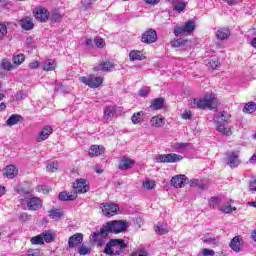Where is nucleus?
<instances>
[{"label": "nucleus", "instance_id": "obj_34", "mask_svg": "<svg viewBox=\"0 0 256 256\" xmlns=\"http://www.w3.org/2000/svg\"><path fill=\"white\" fill-rule=\"evenodd\" d=\"M164 103H165V99L156 98L152 101L150 107L151 109H154V111H159V109H163Z\"/></svg>", "mask_w": 256, "mask_h": 256}, {"label": "nucleus", "instance_id": "obj_26", "mask_svg": "<svg viewBox=\"0 0 256 256\" xmlns=\"http://www.w3.org/2000/svg\"><path fill=\"white\" fill-rule=\"evenodd\" d=\"M48 213V217H50V219H53L54 221H61V218L65 215V212L59 209L49 210Z\"/></svg>", "mask_w": 256, "mask_h": 256}, {"label": "nucleus", "instance_id": "obj_56", "mask_svg": "<svg viewBox=\"0 0 256 256\" xmlns=\"http://www.w3.org/2000/svg\"><path fill=\"white\" fill-rule=\"evenodd\" d=\"M202 255L203 256H215V251L209 248H204L202 250Z\"/></svg>", "mask_w": 256, "mask_h": 256}, {"label": "nucleus", "instance_id": "obj_53", "mask_svg": "<svg viewBox=\"0 0 256 256\" xmlns=\"http://www.w3.org/2000/svg\"><path fill=\"white\" fill-rule=\"evenodd\" d=\"M207 65L210 69H217V67H219L221 63L219 62V60L216 59L210 60Z\"/></svg>", "mask_w": 256, "mask_h": 256}, {"label": "nucleus", "instance_id": "obj_24", "mask_svg": "<svg viewBox=\"0 0 256 256\" xmlns=\"http://www.w3.org/2000/svg\"><path fill=\"white\" fill-rule=\"evenodd\" d=\"M58 198L60 201H75L77 194L75 192H60Z\"/></svg>", "mask_w": 256, "mask_h": 256}, {"label": "nucleus", "instance_id": "obj_39", "mask_svg": "<svg viewBox=\"0 0 256 256\" xmlns=\"http://www.w3.org/2000/svg\"><path fill=\"white\" fill-rule=\"evenodd\" d=\"M186 7H187V2L180 0L174 4V11H176L177 13H183Z\"/></svg>", "mask_w": 256, "mask_h": 256}, {"label": "nucleus", "instance_id": "obj_4", "mask_svg": "<svg viewBox=\"0 0 256 256\" xmlns=\"http://www.w3.org/2000/svg\"><path fill=\"white\" fill-rule=\"evenodd\" d=\"M155 163H179V161H183V156L170 153V154H158L154 157Z\"/></svg>", "mask_w": 256, "mask_h": 256}, {"label": "nucleus", "instance_id": "obj_63", "mask_svg": "<svg viewBox=\"0 0 256 256\" xmlns=\"http://www.w3.org/2000/svg\"><path fill=\"white\" fill-rule=\"evenodd\" d=\"M191 117H193V115L191 114V112H184V113L182 114V119L187 120V119H191Z\"/></svg>", "mask_w": 256, "mask_h": 256}, {"label": "nucleus", "instance_id": "obj_54", "mask_svg": "<svg viewBox=\"0 0 256 256\" xmlns=\"http://www.w3.org/2000/svg\"><path fill=\"white\" fill-rule=\"evenodd\" d=\"M7 35V25L0 23V39Z\"/></svg>", "mask_w": 256, "mask_h": 256}, {"label": "nucleus", "instance_id": "obj_16", "mask_svg": "<svg viewBox=\"0 0 256 256\" xmlns=\"http://www.w3.org/2000/svg\"><path fill=\"white\" fill-rule=\"evenodd\" d=\"M112 69H115V64L111 61H102L94 67L95 71H103L104 73H109Z\"/></svg>", "mask_w": 256, "mask_h": 256}, {"label": "nucleus", "instance_id": "obj_45", "mask_svg": "<svg viewBox=\"0 0 256 256\" xmlns=\"http://www.w3.org/2000/svg\"><path fill=\"white\" fill-rule=\"evenodd\" d=\"M108 234H103V228L100 229L99 232H94L92 234L93 241H101V239L107 237Z\"/></svg>", "mask_w": 256, "mask_h": 256}, {"label": "nucleus", "instance_id": "obj_14", "mask_svg": "<svg viewBox=\"0 0 256 256\" xmlns=\"http://www.w3.org/2000/svg\"><path fill=\"white\" fill-rule=\"evenodd\" d=\"M135 166V160L131 158H122L119 161L118 169L120 171H129V169H133Z\"/></svg>", "mask_w": 256, "mask_h": 256}, {"label": "nucleus", "instance_id": "obj_18", "mask_svg": "<svg viewBox=\"0 0 256 256\" xmlns=\"http://www.w3.org/2000/svg\"><path fill=\"white\" fill-rule=\"evenodd\" d=\"M105 153V147L103 145H92L89 149V157H100Z\"/></svg>", "mask_w": 256, "mask_h": 256}, {"label": "nucleus", "instance_id": "obj_62", "mask_svg": "<svg viewBox=\"0 0 256 256\" xmlns=\"http://www.w3.org/2000/svg\"><path fill=\"white\" fill-rule=\"evenodd\" d=\"M139 95H140V97H147V95H149V90L142 89L139 91Z\"/></svg>", "mask_w": 256, "mask_h": 256}, {"label": "nucleus", "instance_id": "obj_33", "mask_svg": "<svg viewBox=\"0 0 256 256\" xmlns=\"http://www.w3.org/2000/svg\"><path fill=\"white\" fill-rule=\"evenodd\" d=\"M55 69H57V63H55V60L48 59L44 61L43 71H55Z\"/></svg>", "mask_w": 256, "mask_h": 256}, {"label": "nucleus", "instance_id": "obj_23", "mask_svg": "<svg viewBox=\"0 0 256 256\" xmlns=\"http://www.w3.org/2000/svg\"><path fill=\"white\" fill-rule=\"evenodd\" d=\"M20 25L25 31H31V29L35 27V24L33 23V18L31 17H25L20 20Z\"/></svg>", "mask_w": 256, "mask_h": 256}, {"label": "nucleus", "instance_id": "obj_44", "mask_svg": "<svg viewBox=\"0 0 256 256\" xmlns=\"http://www.w3.org/2000/svg\"><path fill=\"white\" fill-rule=\"evenodd\" d=\"M31 245H45L43 242V236L41 234L34 236L30 239Z\"/></svg>", "mask_w": 256, "mask_h": 256}, {"label": "nucleus", "instance_id": "obj_55", "mask_svg": "<svg viewBox=\"0 0 256 256\" xmlns=\"http://www.w3.org/2000/svg\"><path fill=\"white\" fill-rule=\"evenodd\" d=\"M25 97H27V94L23 90L18 91L15 95L16 101H22V99H25Z\"/></svg>", "mask_w": 256, "mask_h": 256}, {"label": "nucleus", "instance_id": "obj_31", "mask_svg": "<svg viewBox=\"0 0 256 256\" xmlns=\"http://www.w3.org/2000/svg\"><path fill=\"white\" fill-rule=\"evenodd\" d=\"M203 243L210 245L211 247H220L221 240L219 238L207 237L203 238Z\"/></svg>", "mask_w": 256, "mask_h": 256}, {"label": "nucleus", "instance_id": "obj_25", "mask_svg": "<svg viewBox=\"0 0 256 256\" xmlns=\"http://www.w3.org/2000/svg\"><path fill=\"white\" fill-rule=\"evenodd\" d=\"M19 173V170H17V167L14 165H9L4 169V175L5 177H8V179H13L14 177H17V174Z\"/></svg>", "mask_w": 256, "mask_h": 256}, {"label": "nucleus", "instance_id": "obj_1", "mask_svg": "<svg viewBox=\"0 0 256 256\" xmlns=\"http://www.w3.org/2000/svg\"><path fill=\"white\" fill-rule=\"evenodd\" d=\"M192 109H217L219 107V100L215 97V94H206L203 98L193 99L190 102Z\"/></svg>", "mask_w": 256, "mask_h": 256}, {"label": "nucleus", "instance_id": "obj_32", "mask_svg": "<svg viewBox=\"0 0 256 256\" xmlns=\"http://www.w3.org/2000/svg\"><path fill=\"white\" fill-rule=\"evenodd\" d=\"M229 35H231V31H229L227 28H221L216 32V38L220 41L228 39Z\"/></svg>", "mask_w": 256, "mask_h": 256}, {"label": "nucleus", "instance_id": "obj_35", "mask_svg": "<svg viewBox=\"0 0 256 256\" xmlns=\"http://www.w3.org/2000/svg\"><path fill=\"white\" fill-rule=\"evenodd\" d=\"M145 113L143 111L136 112L132 115L131 121L134 125H141L143 123V116Z\"/></svg>", "mask_w": 256, "mask_h": 256}, {"label": "nucleus", "instance_id": "obj_7", "mask_svg": "<svg viewBox=\"0 0 256 256\" xmlns=\"http://www.w3.org/2000/svg\"><path fill=\"white\" fill-rule=\"evenodd\" d=\"M193 31H195V23L193 21H188L182 27L176 26L174 28V35L176 37H179V35H185V33L187 35H191Z\"/></svg>", "mask_w": 256, "mask_h": 256}, {"label": "nucleus", "instance_id": "obj_40", "mask_svg": "<svg viewBox=\"0 0 256 256\" xmlns=\"http://www.w3.org/2000/svg\"><path fill=\"white\" fill-rule=\"evenodd\" d=\"M2 69H4V71H14V69H17V66H15L13 63H11L9 60L3 59L2 60Z\"/></svg>", "mask_w": 256, "mask_h": 256}, {"label": "nucleus", "instance_id": "obj_15", "mask_svg": "<svg viewBox=\"0 0 256 256\" xmlns=\"http://www.w3.org/2000/svg\"><path fill=\"white\" fill-rule=\"evenodd\" d=\"M83 243V235L81 233H76L72 235L68 240V247L73 249L74 247H79Z\"/></svg>", "mask_w": 256, "mask_h": 256}, {"label": "nucleus", "instance_id": "obj_57", "mask_svg": "<svg viewBox=\"0 0 256 256\" xmlns=\"http://www.w3.org/2000/svg\"><path fill=\"white\" fill-rule=\"evenodd\" d=\"M94 43L96 45V47H105V40H103V38H96L94 40Z\"/></svg>", "mask_w": 256, "mask_h": 256}, {"label": "nucleus", "instance_id": "obj_17", "mask_svg": "<svg viewBox=\"0 0 256 256\" xmlns=\"http://www.w3.org/2000/svg\"><path fill=\"white\" fill-rule=\"evenodd\" d=\"M52 133H53V127L45 126L44 128H42V130L40 131L37 137L38 143H41V141H46V139H49Z\"/></svg>", "mask_w": 256, "mask_h": 256}, {"label": "nucleus", "instance_id": "obj_22", "mask_svg": "<svg viewBox=\"0 0 256 256\" xmlns=\"http://www.w3.org/2000/svg\"><path fill=\"white\" fill-rule=\"evenodd\" d=\"M150 125L151 127H155L156 129H159V127H163L165 125V118L161 115L153 116L150 119Z\"/></svg>", "mask_w": 256, "mask_h": 256}, {"label": "nucleus", "instance_id": "obj_43", "mask_svg": "<svg viewBox=\"0 0 256 256\" xmlns=\"http://www.w3.org/2000/svg\"><path fill=\"white\" fill-rule=\"evenodd\" d=\"M190 187H199V189H205V185L203 184V182L199 179H191L190 181H188Z\"/></svg>", "mask_w": 256, "mask_h": 256}, {"label": "nucleus", "instance_id": "obj_59", "mask_svg": "<svg viewBox=\"0 0 256 256\" xmlns=\"http://www.w3.org/2000/svg\"><path fill=\"white\" fill-rule=\"evenodd\" d=\"M81 5L82 7H84V9H91V5H93V0H88V2L81 1Z\"/></svg>", "mask_w": 256, "mask_h": 256}, {"label": "nucleus", "instance_id": "obj_48", "mask_svg": "<svg viewBox=\"0 0 256 256\" xmlns=\"http://www.w3.org/2000/svg\"><path fill=\"white\" fill-rule=\"evenodd\" d=\"M185 43H189L188 40H181V39H176L172 40L170 42L171 47H181V45H185Z\"/></svg>", "mask_w": 256, "mask_h": 256}, {"label": "nucleus", "instance_id": "obj_28", "mask_svg": "<svg viewBox=\"0 0 256 256\" xmlns=\"http://www.w3.org/2000/svg\"><path fill=\"white\" fill-rule=\"evenodd\" d=\"M41 236L44 243H53L55 241V233L51 230H45L41 233Z\"/></svg>", "mask_w": 256, "mask_h": 256}, {"label": "nucleus", "instance_id": "obj_3", "mask_svg": "<svg viewBox=\"0 0 256 256\" xmlns=\"http://www.w3.org/2000/svg\"><path fill=\"white\" fill-rule=\"evenodd\" d=\"M126 247L127 245L125 244V241L121 239H113L106 245L104 253H106V255H119Z\"/></svg>", "mask_w": 256, "mask_h": 256}, {"label": "nucleus", "instance_id": "obj_41", "mask_svg": "<svg viewBox=\"0 0 256 256\" xmlns=\"http://www.w3.org/2000/svg\"><path fill=\"white\" fill-rule=\"evenodd\" d=\"M191 147L190 143H175L173 145V148L176 149V151H179L180 153H183V151H187Z\"/></svg>", "mask_w": 256, "mask_h": 256}, {"label": "nucleus", "instance_id": "obj_20", "mask_svg": "<svg viewBox=\"0 0 256 256\" xmlns=\"http://www.w3.org/2000/svg\"><path fill=\"white\" fill-rule=\"evenodd\" d=\"M154 229L157 235H167L169 233V226L165 222H158Z\"/></svg>", "mask_w": 256, "mask_h": 256}, {"label": "nucleus", "instance_id": "obj_38", "mask_svg": "<svg viewBox=\"0 0 256 256\" xmlns=\"http://www.w3.org/2000/svg\"><path fill=\"white\" fill-rule=\"evenodd\" d=\"M12 61L14 63V66L19 67V65H22L25 62V54H18V55H14L12 58Z\"/></svg>", "mask_w": 256, "mask_h": 256}, {"label": "nucleus", "instance_id": "obj_58", "mask_svg": "<svg viewBox=\"0 0 256 256\" xmlns=\"http://www.w3.org/2000/svg\"><path fill=\"white\" fill-rule=\"evenodd\" d=\"M39 65H40L39 61L34 60V61L29 63L28 67L30 69H39Z\"/></svg>", "mask_w": 256, "mask_h": 256}, {"label": "nucleus", "instance_id": "obj_19", "mask_svg": "<svg viewBox=\"0 0 256 256\" xmlns=\"http://www.w3.org/2000/svg\"><path fill=\"white\" fill-rule=\"evenodd\" d=\"M216 131H218V133H221V135H225L226 137H231V135H233V130H231V127L221 122L217 123Z\"/></svg>", "mask_w": 256, "mask_h": 256}, {"label": "nucleus", "instance_id": "obj_60", "mask_svg": "<svg viewBox=\"0 0 256 256\" xmlns=\"http://www.w3.org/2000/svg\"><path fill=\"white\" fill-rule=\"evenodd\" d=\"M41 253L39 250H28L26 256H39Z\"/></svg>", "mask_w": 256, "mask_h": 256}, {"label": "nucleus", "instance_id": "obj_61", "mask_svg": "<svg viewBox=\"0 0 256 256\" xmlns=\"http://www.w3.org/2000/svg\"><path fill=\"white\" fill-rule=\"evenodd\" d=\"M250 191H252V193L256 191V178L250 182Z\"/></svg>", "mask_w": 256, "mask_h": 256}, {"label": "nucleus", "instance_id": "obj_42", "mask_svg": "<svg viewBox=\"0 0 256 256\" xmlns=\"http://www.w3.org/2000/svg\"><path fill=\"white\" fill-rule=\"evenodd\" d=\"M244 113H248L251 115V113H255L256 111V103L255 102H248L243 108Z\"/></svg>", "mask_w": 256, "mask_h": 256}, {"label": "nucleus", "instance_id": "obj_21", "mask_svg": "<svg viewBox=\"0 0 256 256\" xmlns=\"http://www.w3.org/2000/svg\"><path fill=\"white\" fill-rule=\"evenodd\" d=\"M240 163L241 162L239 161V155L237 153L232 152L228 155L227 164L229 165V167H239Z\"/></svg>", "mask_w": 256, "mask_h": 256}, {"label": "nucleus", "instance_id": "obj_37", "mask_svg": "<svg viewBox=\"0 0 256 256\" xmlns=\"http://www.w3.org/2000/svg\"><path fill=\"white\" fill-rule=\"evenodd\" d=\"M50 21L52 23H61L63 21V14L59 10H54L51 14Z\"/></svg>", "mask_w": 256, "mask_h": 256}, {"label": "nucleus", "instance_id": "obj_9", "mask_svg": "<svg viewBox=\"0 0 256 256\" xmlns=\"http://www.w3.org/2000/svg\"><path fill=\"white\" fill-rule=\"evenodd\" d=\"M117 211H119V206L114 203L102 204V212L105 217H113V215H117Z\"/></svg>", "mask_w": 256, "mask_h": 256}, {"label": "nucleus", "instance_id": "obj_6", "mask_svg": "<svg viewBox=\"0 0 256 256\" xmlns=\"http://www.w3.org/2000/svg\"><path fill=\"white\" fill-rule=\"evenodd\" d=\"M79 81L84 83V85H88L92 89H97V87H101L103 85V78L102 77H95V76H84L80 77Z\"/></svg>", "mask_w": 256, "mask_h": 256}, {"label": "nucleus", "instance_id": "obj_10", "mask_svg": "<svg viewBox=\"0 0 256 256\" xmlns=\"http://www.w3.org/2000/svg\"><path fill=\"white\" fill-rule=\"evenodd\" d=\"M142 43H146V45H151V43H155L157 41V31L153 29H149L142 34L141 38Z\"/></svg>", "mask_w": 256, "mask_h": 256}, {"label": "nucleus", "instance_id": "obj_50", "mask_svg": "<svg viewBox=\"0 0 256 256\" xmlns=\"http://www.w3.org/2000/svg\"><path fill=\"white\" fill-rule=\"evenodd\" d=\"M221 213H233V211H237V208L231 207V205H225L220 208Z\"/></svg>", "mask_w": 256, "mask_h": 256}, {"label": "nucleus", "instance_id": "obj_47", "mask_svg": "<svg viewBox=\"0 0 256 256\" xmlns=\"http://www.w3.org/2000/svg\"><path fill=\"white\" fill-rule=\"evenodd\" d=\"M57 169H59V163H57V162H50L46 166V171H49L50 173H55V171H57Z\"/></svg>", "mask_w": 256, "mask_h": 256}, {"label": "nucleus", "instance_id": "obj_12", "mask_svg": "<svg viewBox=\"0 0 256 256\" xmlns=\"http://www.w3.org/2000/svg\"><path fill=\"white\" fill-rule=\"evenodd\" d=\"M29 211H39L43 207V202L39 197H33L27 200Z\"/></svg>", "mask_w": 256, "mask_h": 256}, {"label": "nucleus", "instance_id": "obj_46", "mask_svg": "<svg viewBox=\"0 0 256 256\" xmlns=\"http://www.w3.org/2000/svg\"><path fill=\"white\" fill-rule=\"evenodd\" d=\"M78 253H79V255H90L91 254V247L85 246V245H81L78 248Z\"/></svg>", "mask_w": 256, "mask_h": 256}, {"label": "nucleus", "instance_id": "obj_29", "mask_svg": "<svg viewBox=\"0 0 256 256\" xmlns=\"http://www.w3.org/2000/svg\"><path fill=\"white\" fill-rule=\"evenodd\" d=\"M230 117L231 115H229V113L222 111L214 116V121L215 123H226V121H229Z\"/></svg>", "mask_w": 256, "mask_h": 256}, {"label": "nucleus", "instance_id": "obj_13", "mask_svg": "<svg viewBox=\"0 0 256 256\" xmlns=\"http://www.w3.org/2000/svg\"><path fill=\"white\" fill-rule=\"evenodd\" d=\"M229 247L234 251V253H240L243 247V238H241V236H235L231 239Z\"/></svg>", "mask_w": 256, "mask_h": 256}, {"label": "nucleus", "instance_id": "obj_5", "mask_svg": "<svg viewBox=\"0 0 256 256\" xmlns=\"http://www.w3.org/2000/svg\"><path fill=\"white\" fill-rule=\"evenodd\" d=\"M33 15L36 21H39V23H47L51 14L49 13V10H47V8L43 6H37L33 9Z\"/></svg>", "mask_w": 256, "mask_h": 256}, {"label": "nucleus", "instance_id": "obj_51", "mask_svg": "<svg viewBox=\"0 0 256 256\" xmlns=\"http://www.w3.org/2000/svg\"><path fill=\"white\" fill-rule=\"evenodd\" d=\"M155 181L153 180H146L143 182V187L144 189H148V190H151V189H155Z\"/></svg>", "mask_w": 256, "mask_h": 256}, {"label": "nucleus", "instance_id": "obj_36", "mask_svg": "<svg viewBox=\"0 0 256 256\" xmlns=\"http://www.w3.org/2000/svg\"><path fill=\"white\" fill-rule=\"evenodd\" d=\"M115 113H117V110L115 109V106H107L104 108V119H111V117H115Z\"/></svg>", "mask_w": 256, "mask_h": 256}, {"label": "nucleus", "instance_id": "obj_30", "mask_svg": "<svg viewBox=\"0 0 256 256\" xmlns=\"http://www.w3.org/2000/svg\"><path fill=\"white\" fill-rule=\"evenodd\" d=\"M130 61H143L145 59V55H143V52L139 50H132L129 53Z\"/></svg>", "mask_w": 256, "mask_h": 256}, {"label": "nucleus", "instance_id": "obj_52", "mask_svg": "<svg viewBox=\"0 0 256 256\" xmlns=\"http://www.w3.org/2000/svg\"><path fill=\"white\" fill-rule=\"evenodd\" d=\"M19 221H21V223H27V221H31V214H27V213H21L19 215Z\"/></svg>", "mask_w": 256, "mask_h": 256}, {"label": "nucleus", "instance_id": "obj_49", "mask_svg": "<svg viewBox=\"0 0 256 256\" xmlns=\"http://www.w3.org/2000/svg\"><path fill=\"white\" fill-rule=\"evenodd\" d=\"M219 203H221V199L217 197H212L209 200V205L212 207V209H215V207H219Z\"/></svg>", "mask_w": 256, "mask_h": 256}, {"label": "nucleus", "instance_id": "obj_11", "mask_svg": "<svg viewBox=\"0 0 256 256\" xmlns=\"http://www.w3.org/2000/svg\"><path fill=\"white\" fill-rule=\"evenodd\" d=\"M74 186V193H87L89 191V184H87V180L79 179L73 184Z\"/></svg>", "mask_w": 256, "mask_h": 256}, {"label": "nucleus", "instance_id": "obj_2", "mask_svg": "<svg viewBox=\"0 0 256 256\" xmlns=\"http://www.w3.org/2000/svg\"><path fill=\"white\" fill-rule=\"evenodd\" d=\"M129 229V223L125 220H113L107 222L102 227V234L109 235V233H114V235H119V233H123Z\"/></svg>", "mask_w": 256, "mask_h": 256}, {"label": "nucleus", "instance_id": "obj_8", "mask_svg": "<svg viewBox=\"0 0 256 256\" xmlns=\"http://www.w3.org/2000/svg\"><path fill=\"white\" fill-rule=\"evenodd\" d=\"M188 180L189 179L187 178L186 175L179 174V175L172 177V179L170 181V185L172 187H175V189H182V187H185V185H187Z\"/></svg>", "mask_w": 256, "mask_h": 256}, {"label": "nucleus", "instance_id": "obj_27", "mask_svg": "<svg viewBox=\"0 0 256 256\" xmlns=\"http://www.w3.org/2000/svg\"><path fill=\"white\" fill-rule=\"evenodd\" d=\"M21 121H23V116L19 114H13L6 121V125L8 127H13V125H17V123H21Z\"/></svg>", "mask_w": 256, "mask_h": 256}, {"label": "nucleus", "instance_id": "obj_64", "mask_svg": "<svg viewBox=\"0 0 256 256\" xmlns=\"http://www.w3.org/2000/svg\"><path fill=\"white\" fill-rule=\"evenodd\" d=\"M148 5H157L160 0H144Z\"/></svg>", "mask_w": 256, "mask_h": 256}]
</instances>
